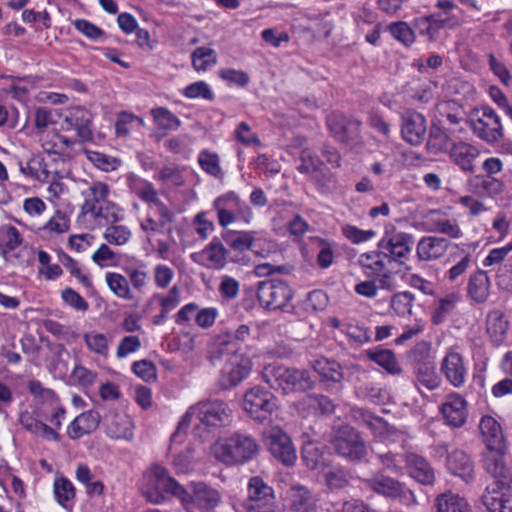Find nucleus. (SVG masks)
<instances>
[{
	"label": "nucleus",
	"mask_w": 512,
	"mask_h": 512,
	"mask_svg": "<svg viewBox=\"0 0 512 512\" xmlns=\"http://www.w3.org/2000/svg\"><path fill=\"white\" fill-rule=\"evenodd\" d=\"M213 454L227 465L243 464L255 458L259 445L250 435L235 433L213 445Z\"/></svg>",
	"instance_id": "1"
},
{
	"label": "nucleus",
	"mask_w": 512,
	"mask_h": 512,
	"mask_svg": "<svg viewBox=\"0 0 512 512\" xmlns=\"http://www.w3.org/2000/svg\"><path fill=\"white\" fill-rule=\"evenodd\" d=\"M232 342L217 344L209 356L213 365L217 364L220 358H226V364L222 369V386L224 388L235 387L246 379L251 371L249 358L238 355L232 347Z\"/></svg>",
	"instance_id": "2"
},
{
	"label": "nucleus",
	"mask_w": 512,
	"mask_h": 512,
	"mask_svg": "<svg viewBox=\"0 0 512 512\" xmlns=\"http://www.w3.org/2000/svg\"><path fill=\"white\" fill-rule=\"evenodd\" d=\"M213 208L217 212L219 225L224 228L237 221L250 224L253 219L250 206L234 191L218 196L213 201Z\"/></svg>",
	"instance_id": "3"
},
{
	"label": "nucleus",
	"mask_w": 512,
	"mask_h": 512,
	"mask_svg": "<svg viewBox=\"0 0 512 512\" xmlns=\"http://www.w3.org/2000/svg\"><path fill=\"white\" fill-rule=\"evenodd\" d=\"M468 123L473 133L488 144L500 142L504 137V130L497 113L488 106L472 110Z\"/></svg>",
	"instance_id": "4"
},
{
	"label": "nucleus",
	"mask_w": 512,
	"mask_h": 512,
	"mask_svg": "<svg viewBox=\"0 0 512 512\" xmlns=\"http://www.w3.org/2000/svg\"><path fill=\"white\" fill-rule=\"evenodd\" d=\"M278 408L276 396L261 386L247 390L243 398V409L255 421H269Z\"/></svg>",
	"instance_id": "5"
},
{
	"label": "nucleus",
	"mask_w": 512,
	"mask_h": 512,
	"mask_svg": "<svg viewBox=\"0 0 512 512\" xmlns=\"http://www.w3.org/2000/svg\"><path fill=\"white\" fill-rule=\"evenodd\" d=\"M194 414H197L199 421L208 427L224 426L231 419V410L228 404L221 400H215L202 402L197 406L191 407L182 417L179 427L188 426Z\"/></svg>",
	"instance_id": "6"
},
{
	"label": "nucleus",
	"mask_w": 512,
	"mask_h": 512,
	"mask_svg": "<svg viewBox=\"0 0 512 512\" xmlns=\"http://www.w3.org/2000/svg\"><path fill=\"white\" fill-rule=\"evenodd\" d=\"M33 250L23 245L20 232L14 226L0 228V255L13 265H29Z\"/></svg>",
	"instance_id": "7"
},
{
	"label": "nucleus",
	"mask_w": 512,
	"mask_h": 512,
	"mask_svg": "<svg viewBox=\"0 0 512 512\" xmlns=\"http://www.w3.org/2000/svg\"><path fill=\"white\" fill-rule=\"evenodd\" d=\"M292 298V288L281 279H269L258 283L257 299L264 309H283Z\"/></svg>",
	"instance_id": "8"
},
{
	"label": "nucleus",
	"mask_w": 512,
	"mask_h": 512,
	"mask_svg": "<svg viewBox=\"0 0 512 512\" xmlns=\"http://www.w3.org/2000/svg\"><path fill=\"white\" fill-rule=\"evenodd\" d=\"M335 452L349 461H360L366 455V445L360 434L351 426L337 429L331 438Z\"/></svg>",
	"instance_id": "9"
},
{
	"label": "nucleus",
	"mask_w": 512,
	"mask_h": 512,
	"mask_svg": "<svg viewBox=\"0 0 512 512\" xmlns=\"http://www.w3.org/2000/svg\"><path fill=\"white\" fill-rule=\"evenodd\" d=\"M263 441L272 456L285 466H292L296 459V449L289 435L279 426L264 430Z\"/></svg>",
	"instance_id": "10"
},
{
	"label": "nucleus",
	"mask_w": 512,
	"mask_h": 512,
	"mask_svg": "<svg viewBox=\"0 0 512 512\" xmlns=\"http://www.w3.org/2000/svg\"><path fill=\"white\" fill-rule=\"evenodd\" d=\"M327 125L331 135L342 144H358L362 142V122L340 112H333L327 117Z\"/></svg>",
	"instance_id": "11"
},
{
	"label": "nucleus",
	"mask_w": 512,
	"mask_h": 512,
	"mask_svg": "<svg viewBox=\"0 0 512 512\" xmlns=\"http://www.w3.org/2000/svg\"><path fill=\"white\" fill-rule=\"evenodd\" d=\"M505 450L486 449L482 454L483 467L494 480L487 487L511 488L512 473L505 463Z\"/></svg>",
	"instance_id": "12"
},
{
	"label": "nucleus",
	"mask_w": 512,
	"mask_h": 512,
	"mask_svg": "<svg viewBox=\"0 0 512 512\" xmlns=\"http://www.w3.org/2000/svg\"><path fill=\"white\" fill-rule=\"evenodd\" d=\"M412 236L404 232H386L378 243V249L385 259L404 264L411 252Z\"/></svg>",
	"instance_id": "13"
},
{
	"label": "nucleus",
	"mask_w": 512,
	"mask_h": 512,
	"mask_svg": "<svg viewBox=\"0 0 512 512\" xmlns=\"http://www.w3.org/2000/svg\"><path fill=\"white\" fill-rule=\"evenodd\" d=\"M168 480L173 478L168 474L164 467L154 465L148 473L144 475L142 493L145 498L154 504H160L165 500V493L170 492Z\"/></svg>",
	"instance_id": "14"
},
{
	"label": "nucleus",
	"mask_w": 512,
	"mask_h": 512,
	"mask_svg": "<svg viewBox=\"0 0 512 512\" xmlns=\"http://www.w3.org/2000/svg\"><path fill=\"white\" fill-rule=\"evenodd\" d=\"M424 224L428 232L446 235L450 239L458 240L464 235L458 220L440 209L428 211Z\"/></svg>",
	"instance_id": "15"
},
{
	"label": "nucleus",
	"mask_w": 512,
	"mask_h": 512,
	"mask_svg": "<svg viewBox=\"0 0 512 512\" xmlns=\"http://www.w3.org/2000/svg\"><path fill=\"white\" fill-rule=\"evenodd\" d=\"M369 487L377 493L397 498L405 505L416 502L414 493L393 478L376 476L368 480Z\"/></svg>",
	"instance_id": "16"
},
{
	"label": "nucleus",
	"mask_w": 512,
	"mask_h": 512,
	"mask_svg": "<svg viewBox=\"0 0 512 512\" xmlns=\"http://www.w3.org/2000/svg\"><path fill=\"white\" fill-rule=\"evenodd\" d=\"M109 193L110 189L106 183L95 180H84L80 188V194L83 198L81 206L82 214L89 215L91 212H94L98 206L103 205L109 200Z\"/></svg>",
	"instance_id": "17"
},
{
	"label": "nucleus",
	"mask_w": 512,
	"mask_h": 512,
	"mask_svg": "<svg viewBox=\"0 0 512 512\" xmlns=\"http://www.w3.org/2000/svg\"><path fill=\"white\" fill-rule=\"evenodd\" d=\"M228 249L220 239L214 237L210 243L200 252L193 253L194 262L210 269L221 270L227 264Z\"/></svg>",
	"instance_id": "18"
},
{
	"label": "nucleus",
	"mask_w": 512,
	"mask_h": 512,
	"mask_svg": "<svg viewBox=\"0 0 512 512\" xmlns=\"http://www.w3.org/2000/svg\"><path fill=\"white\" fill-rule=\"evenodd\" d=\"M440 371L453 387L461 388L465 385L467 367L460 353L448 351L441 361Z\"/></svg>",
	"instance_id": "19"
},
{
	"label": "nucleus",
	"mask_w": 512,
	"mask_h": 512,
	"mask_svg": "<svg viewBox=\"0 0 512 512\" xmlns=\"http://www.w3.org/2000/svg\"><path fill=\"white\" fill-rule=\"evenodd\" d=\"M427 124L425 117L413 110L406 111L402 116V136L411 145L421 144L426 136Z\"/></svg>",
	"instance_id": "20"
},
{
	"label": "nucleus",
	"mask_w": 512,
	"mask_h": 512,
	"mask_svg": "<svg viewBox=\"0 0 512 512\" xmlns=\"http://www.w3.org/2000/svg\"><path fill=\"white\" fill-rule=\"evenodd\" d=\"M450 247V241L440 236H423L416 245L419 261L429 262L442 258Z\"/></svg>",
	"instance_id": "21"
},
{
	"label": "nucleus",
	"mask_w": 512,
	"mask_h": 512,
	"mask_svg": "<svg viewBox=\"0 0 512 512\" xmlns=\"http://www.w3.org/2000/svg\"><path fill=\"white\" fill-rule=\"evenodd\" d=\"M329 452L326 445L307 436L303 441L301 459L309 470H323L329 464Z\"/></svg>",
	"instance_id": "22"
},
{
	"label": "nucleus",
	"mask_w": 512,
	"mask_h": 512,
	"mask_svg": "<svg viewBox=\"0 0 512 512\" xmlns=\"http://www.w3.org/2000/svg\"><path fill=\"white\" fill-rule=\"evenodd\" d=\"M441 413L448 425L461 427L467 419V402L461 395L451 393L441 405Z\"/></svg>",
	"instance_id": "23"
},
{
	"label": "nucleus",
	"mask_w": 512,
	"mask_h": 512,
	"mask_svg": "<svg viewBox=\"0 0 512 512\" xmlns=\"http://www.w3.org/2000/svg\"><path fill=\"white\" fill-rule=\"evenodd\" d=\"M479 154L480 151L477 147L464 141L451 143L449 149L451 160L465 173L475 172L474 161Z\"/></svg>",
	"instance_id": "24"
},
{
	"label": "nucleus",
	"mask_w": 512,
	"mask_h": 512,
	"mask_svg": "<svg viewBox=\"0 0 512 512\" xmlns=\"http://www.w3.org/2000/svg\"><path fill=\"white\" fill-rule=\"evenodd\" d=\"M67 128L74 129L80 141L86 142L92 140V114L85 108L73 107L68 110L65 117Z\"/></svg>",
	"instance_id": "25"
},
{
	"label": "nucleus",
	"mask_w": 512,
	"mask_h": 512,
	"mask_svg": "<svg viewBox=\"0 0 512 512\" xmlns=\"http://www.w3.org/2000/svg\"><path fill=\"white\" fill-rule=\"evenodd\" d=\"M404 460L408 473L413 479L423 485H432L434 483V469L424 457L415 453H406Z\"/></svg>",
	"instance_id": "26"
},
{
	"label": "nucleus",
	"mask_w": 512,
	"mask_h": 512,
	"mask_svg": "<svg viewBox=\"0 0 512 512\" xmlns=\"http://www.w3.org/2000/svg\"><path fill=\"white\" fill-rule=\"evenodd\" d=\"M481 499L489 512H512L510 488L486 487Z\"/></svg>",
	"instance_id": "27"
},
{
	"label": "nucleus",
	"mask_w": 512,
	"mask_h": 512,
	"mask_svg": "<svg viewBox=\"0 0 512 512\" xmlns=\"http://www.w3.org/2000/svg\"><path fill=\"white\" fill-rule=\"evenodd\" d=\"M298 408L305 416H321L333 413L335 405L328 396L309 394L299 401Z\"/></svg>",
	"instance_id": "28"
},
{
	"label": "nucleus",
	"mask_w": 512,
	"mask_h": 512,
	"mask_svg": "<svg viewBox=\"0 0 512 512\" xmlns=\"http://www.w3.org/2000/svg\"><path fill=\"white\" fill-rule=\"evenodd\" d=\"M189 488L194 493L193 506L213 510L218 507L222 501L220 492L204 482H191Z\"/></svg>",
	"instance_id": "29"
},
{
	"label": "nucleus",
	"mask_w": 512,
	"mask_h": 512,
	"mask_svg": "<svg viewBox=\"0 0 512 512\" xmlns=\"http://www.w3.org/2000/svg\"><path fill=\"white\" fill-rule=\"evenodd\" d=\"M479 428L486 449H506L502 427L492 416H483Z\"/></svg>",
	"instance_id": "30"
},
{
	"label": "nucleus",
	"mask_w": 512,
	"mask_h": 512,
	"mask_svg": "<svg viewBox=\"0 0 512 512\" xmlns=\"http://www.w3.org/2000/svg\"><path fill=\"white\" fill-rule=\"evenodd\" d=\"M313 387L314 381L307 370L286 367L283 394L306 392L313 389Z\"/></svg>",
	"instance_id": "31"
},
{
	"label": "nucleus",
	"mask_w": 512,
	"mask_h": 512,
	"mask_svg": "<svg viewBox=\"0 0 512 512\" xmlns=\"http://www.w3.org/2000/svg\"><path fill=\"white\" fill-rule=\"evenodd\" d=\"M100 414L89 410L77 416L68 426L67 433L71 439H79L82 436L95 431L100 423Z\"/></svg>",
	"instance_id": "32"
},
{
	"label": "nucleus",
	"mask_w": 512,
	"mask_h": 512,
	"mask_svg": "<svg viewBox=\"0 0 512 512\" xmlns=\"http://www.w3.org/2000/svg\"><path fill=\"white\" fill-rule=\"evenodd\" d=\"M490 278L483 270H477L470 275L467 294L475 303L481 304L487 301L490 294Z\"/></svg>",
	"instance_id": "33"
},
{
	"label": "nucleus",
	"mask_w": 512,
	"mask_h": 512,
	"mask_svg": "<svg viewBox=\"0 0 512 512\" xmlns=\"http://www.w3.org/2000/svg\"><path fill=\"white\" fill-rule=\"evenodd\" d=\"M289 498L290 508L295 512H318L316 499L305 486H292Z\"/></svg>",
	"instance_id": "34"
},
{
	"label": "nucleus",
	"mask_w": 512,
	"mask_h": 512,
	"mask_svg": "<svg viewBox=\"0 0 512 512\" xmlns=\"http://www.w3.org/2000/svg\"><path fill=\"white\" fill-rule=\"evenodd\" d=\"M314 371L319 375L320 381L326 384L340 383L344 374L341 365L335 360L327 358L316 359L312 363Z\"/></svg>",
	"instance_id": "35"
},
{
	"label": "nucleus",
	"mask_w": 512,
	"mask_h": 512,
	"mask_svg": "<svg viewBox=\"0 0 512 512\" xmlns=\"http://www.w3.org/2000/svg\"><path fill=\"white\" fill-rule=\"evenodd\" d=\"M19 423L26 431L35 436L42 437L47 440H59V434L56 432V430L36 419L28 411L20 413Z\"/></svg>",
	"instance_id": "36"
},
{
	"label": "nucleus",
	"mask_w": 512,
	"mask_h": 512,
	"mask_svg": "<svg viewBox=\"0 0 512 512\" xmlns=\"http://www.w3.org/2000/svg\"><path fill=\"white\" fill-rule=\"evenodd\" d=\"M508 327L509 322L501 311L493 310L488 313L486 331L493 343L499 345L504 341Z\"/></svg>",
	"instance_id": "37"
},
{
	"label": "nucleus",
	"mask_w": 512,
	"mask_h": 512,
	"mask_svg": "<svg viewBox=\"0 0 512 512\" xmlns=\"http://www.w3.org/2000/svg\"><path fill=\"white\" fill-rule=\"evenodd\" d=\"M365 353L369 360L381 366L389 374L398 375L402 372V368L392 350L376 348L369 349Z\"/></svg>",
	"instance_id": "38"
},
{
	"label": "nucleus",
	"mask_w": 512,
	"mask_h": 512,
	"mask_svg": "<svg viewBox=\"0 0 512 512\" xmlns=\"http://www.w3.org/2000/svg\"><path fill=\"white\" fill-rule=\"evenodd\" d=\"M53 492L57 503L66 510H72L76 497V489L73 483L66 477H58L54 480Z\"/></svg>",
	"instance_id": "39"
},
{
	"label": "nucleus",
	"mask_w": 512,
	"mask_h": 512,
	"mask_svg": "<svg viewBox=\"0 0 512 512\" xmlns=\"http://www.w3.org/2000/svg\"><path fill=\"white\" fill-rule=\"evenodd\" d=\"M133 428V421L128 415L116 414L107 426V435L112 439L130 440L134 435Z\"/></svg>",
	"instance_id": "40"
},
{
	"label": "nucleus",
	"mask_w": 512,
	"mask_h": 512,
	"mask_svg": "<svg viewBox=\"0 0 512 512\" xmlns=\"http://www.w3.org/2000/svg\"><path fill=\"white\" fill-rule=\"evenodd\" d=\"M435 507L437 512H471L466 500L452 492L438 495L435 499Z\"/></svg>",
	"instance_id": "41"
},
{
	"label": "nucleus",
	"mask_w": 512,
	"mask_h": 512,
	"mask_svg": "<svg viewBox=\"0 0 512 512\" xmlns=\"http://www.w3.org/2000/svg\"><path fill=\"white\" fill-rule=\"evenodd\" d=\"M247 492L248 497L243 503H252L267 499L271 501V498L275 497L274 489L259 476H254L249 479Z\"/></svg>",
	"instance_id": "42"
},
{
	"label": "nucleus",
	"mask_w": 512,
	"mask_h": 512,
	"mask_svg": "<svg viewBox=\"0 0 512 512\" xmlns=\"http://www.w3.org/2000/svg\"><path fill=\"white\" fill-rule=\"evenodd\" d=\"M105 281L111 292L118 298L128 301L134 299L127 276L117 272H107L105 274Z\"/></svg>",
	"instance_id": "43"
},
{
	"label": "nucleus",
	"mask_w": 512,
	"mask_h": 512,
	"mask_svg": "<svg viewBox=\"0 0 512 512\" xmlns=\"http://www.w3.org/2000/svg\"><path fill=\"white\" fill-rule=\"evenodd\" d=\"M78 482L83 484L88 497L101 496L104 492V484L100 480H94L90 468L86 464H79L75 472Z\"/></svg>",
	"instance_id": "44"
},
{
	"label": "nucleus",
	"mask_w": 512,
	"mask_h": 512,
	"mask_svg": "<svg viewBox=\"0 0 512 512\" xmlns=\"http://www.w3.org/2000/svg\"><path fill=\"white\" fill-rule=\"evenodd\" d=\"M462 296L459 292H450L437 300V307L432 315V322L440 324L457 307Z\"/></svg>",
	"instance_id": "45"
},
{
	"label": "nucleus",
	"mask_w": 512,
	"mask_h": 512,
	"mask_svg": "<svg viewBox=\"0 0 512 512\" xmlns=\"http://www.w3.org/2000/svg\"><path fill=\"white\" fill-rule=\"evenodd\" d=\"M447 463L450 471L460 477L471 476L473 472V463L468 454L463 451H453L449 454Z\"/></svg>",
	"instance_id": "46"
},
{
	"label": "nucleus",
	"mask_w": 512,
	"mask_h": 512,
	"mask_svg": "<svg viewBox=\"0 0 512 512\" xmlns=\"http://www.w3.org/2000/svg\"><path fill=\"white\" fill-rule=\"evenodd\" d=\"M358 263L363 269H365V274L368 277H373L376 274H382L386 269L383 254L380 253L379 249L377 252L361 254L359 256Z\"/></svg>",
	"instance_id": "47"
},
{
	"label": "nucleus",
	"mask_w": 512,
	"mask_h": 512,
	"mask_svg": "<svg viewBox=\"0 0 512 512\" xmlns=\"http://www.w3.org/2000/svg\"><path fill=\"white\" fill-rule=\"evenodd\" d=\"M121 209L119 206L112 202L111 200H107L103 205L98 206L94 212H91L89 215L99 223L104 222L106 225L115 224L122 219V215L120 214Z\"/></svg>",
	"instance_id": "48"
},
{
	"label": "nucleus",
	"mask_w": 512,
	"mask_h": 512,
	"mask_svg": "<svg viewBox=\"0 0 512 512\" xmlns=\"http://www.w3.org/2000/svg\"><path fill=\"white\" fill-rule=\"evenodd\" d=\"M285 372V366L278 363H271L264 366L262 370V378L270 388L282 392L285 382Z\"/></svg>",
	"instance_id": "49"
},
{
	"label": "nucleus",
	"mask_w": 512,
	"mask_h": 512,
	"mask_svg": "<svg viewBox=\"0 0 512 512\" xmlns=\"http://www.w3.org/2000/svg\"><path fill=\"white\" fill-rule=\"evenodd\" d=\"M200 167L210 176L216 179H222L224 172L220 166L219 155L209 150H202L198 155Z\"/></svg>",
	"instance_id": "50"
},
{
	"label": "nucleus",
	"mask_w": 512,
	"mask_h": 512,
	"mask_svg": "<svg viewBox=\"0 0 512 512\" xmlns=\"http://www.w3.org/2000/svg\"><path fill=\"white\" fill-rule=\"evenodd\" d=\"M317 190L322 194H332L337 190V178L324 166L310 176Z\"/></svg>",
	"instance_id": "51"
},
{
	"label": "nucleus",
	"mask_w": 512,
	"mask_h": 512,
	"mask_svg": "<svg viewBox=\"0 0 512 512\" xmlns=\"http://www.w3.org/2000/svg\"><path fill=\"white\" fill-rule=\"evenodd\" d=\"M350 416L355 423L367 427L374 432L381 430L384 426L382 418L374 416L371 412L363 408H352Z\"/></svg>",
	"instance_id": "52"
},
{
	"label": "nucleus",
	"mask_w": 512,
	"mask_h": 512,
	"mask_svg": "<svg viewBox=\"0 0 512 512\" xmlns=\"http://www.w3.org/2000/svg\"><path fill=\"white\" fill-rule=\"evenodd\" d=\"M227 245L239 252L250 250L255 241V232L245 231L240 233L227 232L224 235Z\"/></svg>",
	"instance_id": "53"
},
{
	"label": "nucleus",
	"mask_w": 512,
	"mask_h": 512,
	"mask_svg": "<svg viewBox=\"0 0 512 512\" xmlns=\"http://www.w3.org/2000/svg\"><path fill=\"white\" fill-rule=\"evenodd\" d=\"M416 383L432 391L441 384V378L438 376L434 366L422 364L417 367L415 372Z\"/></svg>",
	"instance_id": "54"
},
{
	"label": "nucleus",
	"mask_w": 512,
	"mask_h": 512,
	"mask_svg": "<svg viewBox=\"0 0 512 512\" xmlns=\"http://www.w3.org/2000/svg\"><path fill=\"white\" fill-rule=\"evenodd\" d=\"M451 258L454 264L445 273V278L452 283L462 282L467 270L472 264V256L470 253H465L458 260H456L453 255H451Z\"/></svg>",
	"instance_id": "55"
},
{
	"label": "nucleus",
	"mask_w": 512,
	"mask_h": 512,
	"mask_svg": "<svg viewBox=\"0 0 512 512\" xmlns=\"http://www.w3.org/2000/svg\"><path fill=\"white\" fill-rule=\"evenodd\" d=\"M192 65L197 71H205L217 62V55L214 49L208 47L196 48L192 55Z\"/></svg>",
	"instance_id": "56"
},
{
	"label": "nucleus",
	"mask_w": 512,
	"mask_h": 512,
	"mask_svg": "<svg viewBox=\"0 0 512 512\" xmlns=\"http://www.w3.org/2000/svg\"><path fill=\"white\" fill-rule=\"evenodd\" d=\"M83 340L89 351L101 355L107 356L109 351V341L107 337L96 331L84 333Z\"/></svg>",
	"instance_id": "57"
},
{
	"label": "nucleus",
	"mask_w": 512,
	"mask_h": 512,
	"mask_svg": "<svg viewBox=\"0 0 512 512\" xmlns=\"http://www.w3.org/2000/svg\"><path fill=\"white\" fill-rule=\"evenodd\" d=\"M475 186L480 193L487 196H496L502 193L504 184L494 176L477 175Z\"/></svg>",
	"instance_id": "58"
},
{
	"label": "nucleus",
	"mask_w": 512,
	"mask_h": 512,
	"mask_svg": "<svg viewBox=\"0 0 512 512\" xmlns=\"http://www.w3.org/2000/svg\"><path fill=\"white\" fill-rule=\"evenodd\" d=\"M131 235L128 227L115 223L108 225L103 237L109 244L121 246L129 242Z\"/></svg>",
	"instance_id": "59"
},
{
	"label": "nucleus",
	"mask_w": 512,
	"mask_h": 512,
	"mask_svg": "<svg viewBox=\"0 0 512 512\" xmlns=\"http://www.w3.org/2000/svg\"><path fill=\"white\" fill-rule=\"evenodd\" d=\"M388 31L394 39L405 46H410L415 41V34L412 26L404 21L392 22L388 26Z\"/></svg>",
	"instance_id": "60"
},
{
	"label": "nucleus",
	"mask_w": 512,
	"mask_h": 512,
	"mask_svg": "<svg viewBox=\"0 0 512 512\" xmlns=\"http://www.w3.org/2000/svg\"><path fill=\"white\" fill-rule=\"evenodd\" d=\"M152 115L156 125L161 130L175 131L180 126V120L167 108L153 109Z\"/></svg>",
	"instance_id": "61"
},
{
	"label": "nucleus",
	"mask_w": 512,
	"mask_h": 512,
	"mask_svg": "<svg viewBox=\"0 0 512 512\" xmlns=\"http://www.w3.org/2000/svg\"><path fill=\"white\" fill-rule=\"evenodd\" d=\"M414 300L411 292L403 291L392 296L390 306L398 316L404 317L411 314Z\"/></svg>",
	"instance_id": "62"
},
{
	"label": "nucleus",
	"mask_w": 512,
	"mask_h": 512,
	"mask_svg": "<svg viewBox=\"0 0 512 512\" xmlns=\"http://www.w3.org/2000/svg\"><path fill=\"white\" fill-rule=\"evenodd\" d=\"M59 262L75 277L84 287H91V280L87 274L83 273L79 263L68 254L61 252L58 255Z\"/></svg>",
	"instance_id": "63"
},
{
	"label": "nucleus",
	"mask_w": 512,
	"mask_h": 512,
	"mask_svg": "<svg viewBox=\"0 0 512 512\" xmlns=\"http://www.w3.org/2000/svg\"><path fill=\"white\" fill-rule=\"evenodd\" d=\"M300 161L301 163L297 166V170L301 174H308L310 176L324 165L318 155L309 149L302 151Z\"/></svg>",
	"instance_id": "64"
}]
</instances>
